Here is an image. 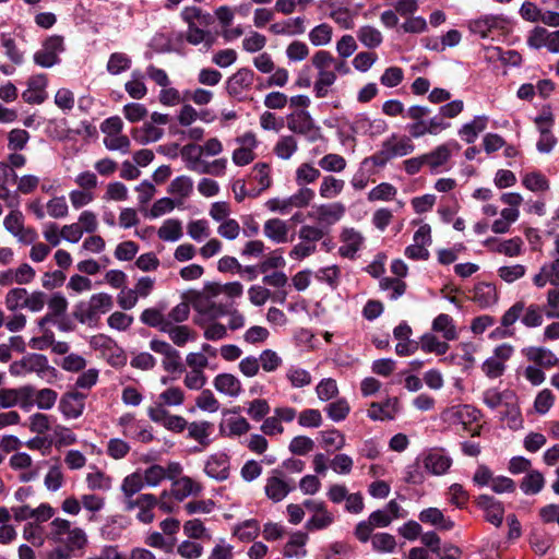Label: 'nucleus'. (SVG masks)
<instances>
[{
	"label": "nucleus",
	"mask_w": 559,
	"mask_h": 559,
	"mask_svg": "<svg viewBox=\"0 0 559 559\" xmlns=\"http://www.w3.org/2000/svg\"><path fill=\"white\" fill-rule=\"evenodd\" d=\"M186 167L200 175L224 176L227 169L228 160L225 157L216 158L212 162L203 159V154L199 145L186 144L180 151Z\"/></svg>",
	"instance_id": "1"
},
{
	"label": "nucleus",
	"mask_w": 559,
	"mask_h": 559,
	"mask_svg": "<svg viewBox=\"0 0 559 559\" xmlns=\"http://www.w3.org/2000/svg\"><path fill=\"white\" fill-rule=\"evenodd\" d=\"M519 319L526 328H538L543 324V310L536 304L526 306L523 300L513 304L502 316L501 325L509 328Z\"/></svg>",
	"instance_id": "2"
},
{
	"label": "nucleus",
	"mask_w": 559,
	"mask_h": 559,
	"mask_svg": "<svg viewBox=\"0 0 559 559\" xmlns=\"http://www.w3.org/2000/svg\"><path fill=\"white\" fill-rule=\"evenodd\" d=\"M325 236V229L317 225H302L298 230L299 242L296 243L289 251V258L296 261H301L318 250L317 243Z\"/></svg>",
	"instance_id": "3"
},
{
	"label": "nucleus",
	"mask_w": 559,
	"mask_h": 559,
	"mask_svg": "<svg viewBox=\"0 0 559 559\" xmlns=\"http://www.w3.org/2000/svg\"><path fill=\"white\" fill-rule=\"evenodd\" d=\"M112 305V297L109 294H94L87 302L78 305L74 317L83 324H92L98 320L100 314L108 312Z\"/></svg>",
	"instance_id": "4"
},
{
	"label": "nucleus",
	"mask_w": 559,
	"mask_h": 559,
	"mask_svg": "<svg viewBox=\"0 0 559 559\" xmlns=\"http://www.w3.org/2000/svg\"><path fill=\"white\" fill-rule=\"evenodd\" d=\"M193 306L198 312L207 316L211 320L228 316V329L231 331L242 329L246 324L245 316L237 309L226 310L221 304L202 299L197 300Z\"/></svg>",
	"instance_id": "5"
},
{
	"label": "nucleus",
	"mask_w": 559,
	"mask_h": 559,
	"mask_svg": "<svg viewBox=\"0 0 559 559\" xmlns=\"http://www.w3.org/2000/svg\"><path fill=\"white\" fill-rule=\"evenodd\" d=\"M302 506L311 516L307 520L305 528L309 532L323 531L329 528L335 521L333 512L328 509V506L322 500L307 499Z\"/></svg>",
	"instance_id": "6"
},
{
	"label": "nucleus",
	"mask_w": 559,
	"mask_h": 559,
	"mask_svg": "<svg viewBox=\"0 0 559 559\" xmlns=\"http://www.w3.org/2000/svg\"><path fill=\"white\" fill-rule=\"evenodd\" d=\"M123 504L128 512L138 509L136 520L150 524L155 519L154 509L158 504V498L153 493H141L133 499L123 500Z\"/></svg>",
	"instance_id": "7"
},
{
	"label": "nucleus",
	"mask_w": 559,
	"mask_h": 559,
	"mask_svg": "<svg viewBox=\"0 0 559 559\" xmlns=\"http://www.w3.org/2000/svg\"><path fill=\"white\" fill-rule=\"evenodd\" d=\"M235 142L238 144V147L231 154L233 163L240 167L251 164L257 157L254 153L259 144L257 135L248 131L237 136Z\"/></svg>",
	"instance_id": "8"
},
{
	"label": "nucleus",
	"mask_w": 559,
	"mask_h": 559,
	"mask_svg": "<svg viewBox=\"0 0 559 559\" xmlns=\"http://www.w3.org/2000/svg\"><path fill=\"white\" fill-rule=\"evenodd\" d=\"M414 151L415 145L409 136L392 134L382 143L379 156L382 160L386 162L392 158L409 155Z\"/></svg>",
	"instance_id": "9"
},
{
	"label": "nucleus",
	"mask_w": 559,
	"mask_h": 559,
	"mask_svg": "<svg viewBox=\"0 0 559 559\" xmlns=\"http://www.w3.org/2000/svg\"><path fill=\"white\" fill-rule=\"evenodd\" d=\"M182 472L183 467L179 462H168L166 466L152 464L143 471L142 475L146 486L157 487L163 480L178 477Z\"/></svg>",
	"instance_id": "10"
},
{
	"label": "nucleus",
	"mask_w": 559,
	"mask_h": 559,
	"mask_svg": "<svg viewBox=\"0 0 559 559\" xmlns=\"http://www.w3.org/2000/svg\"><path fill=\"white\" fill-rule=\"evenodd\" d=\"M63 49V37L59 35L50 36L44 41L41 48L35 52L34 62L43 68H51L59 62L58 55Z\"/></svg>",
	"instance_id": "11"
},
{
	"label": "nucleus",
	"mask_w": 559,
	"mask_h": 559,
	"mask_svg": "<svg viewBox=\"0 0 559 559\" xmlns=\"http://www.w3.org/2000/svg\"><path fill=\"white\" fill-rule=\"evenodd\" d=\"M49 369L48 359L40 354H28L10 365L12 376L21 377L27 373L43 374Z\"/></svg>",
	"instance_id": "12"
},
{
	"label": "nucleus",
	"mask_w": 559,
	"mask_h": 559,
	"mask_svg": "<svg viewBox=\"0 0 559 559\" xmlns=\"http://www.w3.org/2000/svg\"><path fill=\"white\" fill-rule=\"evenodd\" d=\"M526 43L533 49L546 48L551 53H559V29L549 32L535 26L527 35Z\"/></svg>",
	"instance_id": "13"
},
{
	"label": "nucleus",
	"mask_w": 559,
	"mask_h": 559,
	"mask_svg": "<svg viewBox=\"0 0 559 559\" xmlns=\"http://www.w3.org/2000/svg\"><path fill=\"white\" fill-rule=\"evenodd\" d=\"M346 212L342 202L324 203L314 206L313 212L308 213V217L316 219L321 227H330L340 222Z\"/></svg>",
	"instance_id": "14"
},
{
	"label": "nucleus",
	"mask_w": 559,
	"mask_h": 559,
	"mask_svg": "<svg viewBox=\"0 0 559 559\" xmlns=\"http://www.w3.org/2000/svg\"><path fill=\"white\" fill-rule=\"evenodd\" d=\"M169 480L171 481L169 495L178 501H182L190 496H199L203 490L201 483L192 477L182 476V474ZM166 496H168V492L163 491L160 498L163 499Z\"/></svg>",
	"instance_id": "15"
},
{
	"label": "nucleus",
	"mask_w": 559,
	"mask_h": 559,
	"mask_svg": "<svg viewBox=\"0 0 559 559\" xmlns=\"http://www.w3.org/2000/svg\"><path fill=\"white\" fill-rule=\"evenodd\" d=\"M508 24L503 15L486 14L471 20L467 27L471 33L487 38L493 31H503Z\"/></svg>",
	"instance_id": "16"
},
{
	"label": "nucleus",
	"mask_w": 559,
	"mask_h": 559,
	"mask_svg": "<svg viewBox=\"0 0 559 559\" xmlns=\"http://www.w3.org/2000/svg\"><path fill=\"white\" fill-rule=\"evenodd\" d=\"M34 388L31 385L21 386L19 389L0 390V406L10 408L20 405L24 409L33 406Z\"/></svg>",
	"instance_id": "17"
},
{
	"label": "nucleus",
	"mask_w": 559,
	"mask_h": 559,
	"mask_svg": "<svg viewBox=\"0 0 559 559\" xmlns=\"http://www.w3.org/2000/svg\"><path fill=\"white\" fill-rule=\"evenodd\" d=\"M253 82L254 72L248 68H241L228 78L226 82L227 93L237 99H242L246 93L250 91Z\"/></svg>",
	"instance_id": "18"
},
{
	"label": "nucleus",
	"mask_w": 559,
	"mask_h": 559,
	"mask_svg": "<svg viewBox=\"0 0 559 559\" xmlns=\"http://www.w3.org/2000/svg\"><path fill=\"white\" fill-rule=\"evenodd\" d=\"M340 241L338 254L343 258L354 259L364 247L365 237L354 227H344L340 233Z\"/></svg>",
	"instance_id": "19"
},
{
	"label": "nucleus",
	"mask_w": 559,
	"mask_h": 559,
	"mask_svg": "<svg viewBox=\"0 0 559 559\" xmlns=\"http://www.w3.org/2000/svg\"><path fill=\"white\" fill-rule=\"evenodd\" d=\"M147 416L152 421L177 433L182 432L188 426V421L182 416L170 414L167 409H163L162 407H148Z\"/></svg>",
	"instance_id": "20"
},
{
	"label": "nucleus",
	"mask_w": 559,
	"mask_h": 559,
	"mask_svg": "<svg viewBox=\"0 0 559 559\" xmlns=\"http://www.w3.org/2000/svg\"><path fill=\"white\" fill-rule=\"evenodd\" d=\"M48 79L46 74H36L28 79L27 88L22 93V98L27 104L39 105L47 98Z\"/></svg>",
	"instance_id": "21"
},
{
	"label": "nucleus",
	"mask_w": 559,
	"mask_h": 559,
	"mask_svg": "<svg viewBox=\"0 0 559 559\" xmlns=\"http://www.w3.org/2000/svg\"><path fill=\"white\" fill-rule=\"evenodd\" d=\"M292 488L284 479L282 473L276 469L272 471L271 476H269L265 480V496L274 503H277L284 500Z\"/></svg>",
	"instance_id": "22"
},
{
	"label": "nucleus",
	"mask_w": 559,
	"mask_h": 559,
	"mask_svg": "<svg viewBox=\"0 0 559 559\" xmlns=\"http://www.w3.org/2000/svg\"><path fill=\"white\" fill-rule=\"evenodd\" d=\"M424 468L435 476L444 475L452 465V459L442 450L432 449L423 457Z\"/></svg>",
	"instance_id": "23"
},
{
	"label": "nucleus",
	"mask_w": 559,
	"mask_h": 559,
	"mask_svg": "<svg viewBox=\"0 0 559 559\" xmlns=\"http://www.w3.org/2000/svg\"><path fill=\"white\" fill-rule=\"evenodd\" d=\"M479 411L471 405H455L447 408L442 413V419L452 425L462 424L464 426L477 421L479 418Z\"/></svg>",
	"instance_id": "24"
},
{
	"label": "nucleus",
	"mask_w": 559,
	"mask_h": 559,
	"mask_svg": "<svg viewBox=\"0 0 559 559\" xmlns=\"http://www.w3.org/2000/svg\"><path fill=\"white\" fill-rule=\"evenodd\" d=\"M452 146H457L456 143H444L436 146L432 151L423 154L426 166L430 171L437 174L443 168L452 157Z\"/></svg>",
	"instance_id": "25"
},
{
	"label": "nucleus",
	"mask_w": 559,
	"mask_h": 559,
	"mask_svg": "<svg viewBox=\"0 0 559 559\" xmlns=\"http://www.w3.org/2000/svg\"><path fill=\"white\" fill-rule=\"evenodd\" d=\"M229 457L223 452L211 454L204 465V473L215 480L222 481L229 476Z\"/></svg>",
	"instance_id": "26"
},
{
	"label": "nucleus",
	"mask_w": 559,
	"mask_h": 559,
	"mask_svg": "<svg viewBox=\"0 0 559 559\" xmlns=\"http://www.w3.org/2000/svg\"><path fill=\"white\" fill-rule=\"evenodd\" d=\"M85 395L80 392H69L62 395L59 402V411L67 419L79 418L85 408Z\"/></svg>",
	"instance_id": "27"
},
{
	"label": "nucleus",
	"mask_w": 559,
	"mask_h": 559,
	"mask_svg": "<svg viewBox=\"0 0 559 559\" xmlns=\"http://www.w3.org/2000/svg\"><path fill=\"white\" fill-rule=\"evenodd\" d=\"M286 119L287 128L293 133L308 135L312 131L319 130L308 110H295Z\"/></svg>",
	"instance_id": "28"
},
{
	"label": "nucleus",
	"mask_w": 559,
	"mask_h": 559,
	"mask_svg": "<svg viewBox=\"0 0 559 559\" xmlns=\"http://www.w3.org/2000/svg\"><path fill=\"white\" fill-rule=\"evenodd\" d=\"M305 16H295L270 25L269 31L276 36H299L306 33Z\"/></svg>",
	"instance_id": "29"
},
{
	"label": "nucleus",
	"mask_w": 559,
	"mask_h": 559,
	"mask_svg": "<svg viewBox=\"0 0 559 559\" xmlns=\"http://www.w3.org/2000/svg\"><path fill=\"white\" fill-rule=\"evenodd\" d=\"M264 236L275 243L289 241V225L281 218H270L263 225Z\"/></svg>",
	"instance_id": "30"
},
{
	"label": "nucleus",
	"mask_w": 559,
	"mask_h": 559,
	"mask_svg": "<svg viewBox=\"0 0 559 559\" xmlns=\"http://www.w3.org/2000/svg\"><path fill=\"white\" fill-rule=\"evenodd\" d=\"M216 391L229 397H237L242 392L240 380L231 373H219L213 379Z\"/></svg>",
	"instance_id": "31"
},
{
	"label": "nucleus",
	"mask_w": 559,
	"mask_h": 559,
	"mask_svg": "<svg viewBox=\"0 0 559 559\" xmlns=\"http://www.w3.org/2000/svg\"><path fill=\"white\" fill-rule=\"evenodd\" d=\"M478 506L484 510L485 518L495 526H500L503 520V506L493 497L481 495L477 499Z\"/></svg>",
	"instance_id": "32"
},
{
	"label": "nucleus",
	"mask_w": 559,
	"mask_h": 559,
	"mask_svg": "<svg viewBox=\"0 0 559 559\" xmlns=\"http://www.w3.org/2000/svg\"><path fill=\"white\" fill-rule=\"evenodd\" d=\"M399 412V400L389 397L383 403H371L368 409V417L372 420H391Z\"/></svg>",
	"instance_id": "33"
},
{
	"label": "nucleus",
	"mask_w": 559,
	"mask_h": 559,
	"mask_svg": "<svg viewBox=\"0 0 559 559\" xmlns=\"http://www.w3.org/2000/svg\"><path fill=\"white\" fill-rule=\"evenodd\" d=\"M533 283L538 288L545 287L548 283L559 286V258L543 264L539 272L534 275Z\"/></svg>",
	"instance_id": "34"
},
{
	"label": "nucleus",
	"mask_w": 559,
	"mask_h": 559,
	"mask_svg": "<svg viewBox=\"0 0 559 559\" xmlns=\"http://www.w3.org/2000/svg\"><path fill=\"white\" fill-rule=\"evenodd\" d=\"M431 331L435 334H440L443 340L449 342L459 337L454 320L447 313H440L432 320Z\"/></svg>",
	"instance_id": "35"
},
{
	"label": "nucleus",
	"mask_w": 559,
	"mask_h": 559,
	"mask_svg": "<svg viewBox=\"0 0 559 559\" xmlns=\"http://www.w3.org/2000/svg\"><path fill=\"white\" fill-rule=\"evenodd\" d=\"M163 333H166L170 341L179 347H183L188 342L197 340V332L188 325L170 324L164 328Z\"/></svg>",
	"instance_id": "36"
},
{
	"label": "nucleus",
	"mask_w": 559,
	"mask_h": 559,
	"mask_svg": "<svg viewBox=\"0 0 559 559\" xmlns=\"http://www.w3.org/2000/svg\"><path fill=\"white\" fill-rule=\"evenodd\" d=\"M186 401L185 391L180 386L171 385L160 392L152 407H179Z\"/></svg>",
	"instance_id": "37"
},
{
	"label": "nucleus",
	"mask_w": 559,
	"mask_h": 559,
	"mask_svg": "<svg viewBox=\"0 0 559 559\" xmlns=\"http://www.w3.org/2000/svg\"><path fill=\"white\" fill-rule=\"evenodd\" d=\"M418 518L423 523L442 531H450L454 526V522L438 508H427L419 513Z\"/></svg>",
	"instance_id": "38"
},
{
	"label": "nucleus",
	"mask_w": 559,
	"mask_h": 559,
	"mask_svg": "<svg viewBox=\"0 0 559 559\" xmlns=\"http://www.w3.org/2000/svg\"><path fill=\"white\" fill-rule=\"evenodd\" d=\"M489 118L485 115L476 116L467 123H464L460 130L459 135L467 144H472L476 141L479 133H481L488 124Z\"/></svg>",
	"instance_id": "39"
},
{
	"label": "nucleus",
	"mask_w": 559,
	"mask_h": 559,
	"mask_svg": "<svg viewBox=\"0 0 559 559\" xmlns=\"http://www.w3.org/2000/svg\"><path fill=\"white\" fill-rule=\"evenodd\" d=\"M63 548L71 554L75 551L83 552L88 545V536L86 532L79 526H72L67 537L62 539Z\"/></svg>",
	"instance_id": "40"
},
{
	"label": "nucleus",
	"mask_w": 559,
	"mask_h": 559,
	"mask_svg": "<svg viewBox=\"0 0 559 559\" xmlns=\"http://www.w3.org/2000/svg\"><path fill=\"white\" fill-rule=\"evenodd\" d=\"M386 123L382 119L371 120L367 115H359L354 123L353 130L358 133H369L370 135L381 134L386 130Z\"/></svg>",
	"instance_id": "41"
},
{
	"label": "nucleus",
	"mask_w": 559,
	"mask_h": 559,
	"mask_svg": "<svg viewBox=\"0 0 559 559\" xmlns=\"http://www.w3.org/2000/svg\"><path fill=\"white\" fill-rule=\"evenodd\" d=\"M345 188V181L332 175L322 177L319 186V195L322 199L331 200L338 197Z\"/></svg>",
	"instance_id": "42"
},
{
	"label": "nucleus",
	"mask_w": 559,
	"mask_h": 559,
	"mask_svg": "<svg viewBox=\"0 0 559 559\" xmlns=\"http://www.w3.org/2000/svg\"><path fill=\"white\" fill-rule=\"evenodd\" d=\"M145 481L141 472L136 471L134 473L126 476L121 483L120 490L123 495V500L133 499L136 493H139L144 487Z\"/></svg>",
	"instance_id": "43"
},
{
	"label": "nucleus",
	"mask_w": 559,
	"mask_h": 559,
	"mask_svg": "<svg viewBox=\"0 0 559 559\" xmlns=\"http://www.w3.org/2000/svg\"><path fill=\"white\" fill-rule=\"evenodd\" d=\"M356 35L361 45L368 49H376L383 43L381 31L372 25L360 26Z\"/></svg>",
	"instance_id": "44"
},
{
	"label": "nucleus",
	"mask_w": 559,
	"mask_h": 559,
	"mask_svg": "<svg viewBox=\"0 0 559 559\" xmlns=\"http://www.w3.org/2000/svg\"><path fill=\"white\" fill-rule=\"evenodd\" d=\"M473 300L481 308L495 305L498 300L496 287L488 283H479L474 288Z\"/></svg>",
	"instance_id": "45"
},
{
	"label": "nucleus",
	"mask_w": 559,
	"mask_h": 559,
	"mask_svg": "<svg viewBox=\"0 0 559 559\" xmlns=\"http://www.w3.org/2000/svg\"><path fill=\"white\" fill-rule=\"evenodd\" d=\"M524 241L521 237H513L496 242L490 250L509 258H515L522 254Z\"/></svg>",
	"instance_id": "46"
},
{
	"label": "nucleus",
	"mask_w": 559,
	"mask_h": 559,
	"mask_svg": "<svg viewBox=\"0 0 559 559\" xmlns=\"http://www.w3.org/2000/svg\"><path fill=\"white\" fill-rule=\"evenodd\" d=\"M181 17L188 24V27L209 26L212 23V15L194 5L183 8Z\"/></svg>",
	"instance_id": "47"
},
{
	"label": "nucleus",
	"mask_w": 559,
	"mask_h": 559,
	"mask_svg": "<svg viewBox=\"0 0 559 559\" xmlns=\"http://www.w3.org/2000/svg\"><path fill=\"white\" fill-rule=\"evenodd\" d=\"M157 236L163 241H178L182 237L181 222L177 218H168L164 221L157 230Z\"/></svg>",
	"instance_id": "48"
},
{
	"label": "nucleus",
	"mask_w": 559,
	"mask_h": 559,
	"mask_svg": "<svg viewBox=\"0 0 559 559\" xmlns=\"http://www.w3.org/2000/svg\"><path fill=\"white\" fill-rule=\"evenodd\" d=\"M544 486L545 477L539 471L536 469L527 472L520 484L521 490L528 496L537 495L542 491Z\"/></svg>",
	"instance_id": "49"
},
{
	"label": "nucleus",
	"mask_w": 559,
	"mask_h": 559,
	"mask_svg": "<svg viewBox=\"0 0 559 559\" xmlns=\"http://www.w3.org/2000/svg\"><path fill=\"white\" fill-rule=\"evenodd\" d=\"M298 151V142L293 135H282L273 147L274 154L282 160L290 159Z\"/></svg>",
	"instance_id": "50"
},
{
	"label": "nucleus",
	"mask_w": 559,
	"mask_h": 559,
	"mask_svg": "<svg viewBox=\"0 0 559 559\" xmlns=\"http://www.w3.org/2000/svg\"><path fill=\"white\" fill-rule=\"evenodd\" d=\"M308 38L314 47L328 46L333 38V27L329 23L318 24L310 29Z\"/></svg>",
	"instance_id": "51"
},
{
	"label": "nucleus",
	"mask_w": 559,
	"mask_h": 559,
	"mask_svg": "<svg viewBox=\"0 0 559 559\" xmlns=\"http://www.w3.org/2000/svg\"><path fill=\"white\" fill-rule=\"evenodd\" d=\"M285 378L293 389H302L312 382L311 373L299 366H289L286 369Z\"/></svg>",
	"instance_id": "52"
},
{
	"label": "nucleus",
	"mask_w": 559,
	"mask_h": 559,
	"mask_svg": "<svg viewBox=\"0 0 559 559\" xmlns=\"http://www.w3.org/2000/svg\"><path fill=\"white\" fill-rule=\"evenodd\" d=\"M124 90L133 99L144 98L147 94V87L144 83V74L139 70H134L131 73L130 80L126 82Z\"/></svg>",
	"instance_id": "53"
},
{
	"label": "nucleus",
	"mask_w": 559,
	"mask_h": 559,
	"mask_svg": "<svg viewBox=\"0 0 559 559\" xmlns=\"http://www.w3.org/2000/svg\"><path fill=\"white\" fill-rule=\"evenodd\" d=\"M526 356L540 367L550 368L559 365V358H557L550 349L544 347H531Z\"/></svg>",
	"instance_id": "54"
},
{
	"label": "nucleus",
	"mask_w": 559,
	"mask_h": 559,
	"mask_svg": "<svg viewBox=\"0 0 559 559\" xmlns=\"http://www.w3.org/2000/svg\"><path fill=\"white\" fill-rule=\"evenodd\" d=\"M320 176V169L311 163H301L295 170V181L299 187L316 182Z\"/></svg>",
	"instance_id": "55"
},
{
	"label": "nucleus",
	"mask_w": 559,
	"mask_h": 559,
	"mask_svg": "<svg viewBox=\"0 0 559 559\" xmlns=\"http://www.w3.org/2000/svg\"><path fill=\"white\" fill-rule=\"evenodd\" d=\"M449 341H440L435 333H425L420 338V348L425 353H433L436 355H444L450 345Z\"/></svg>",
	"instance_id": "56"
},
{
	"label": "nucleus",
	"mask_w": 559,
	"mask_h": 559,
	"mask_svg": "<svg viewBox=\"0 0 559 559\" xmlns=\"http://www.w3.org/2000/svg\"><path fill=\"white\" fill-rule=\"evenodd\" d=\"M336 79L337 75L332 69L319 72L313 84L316 97L324 98L329 94V87L336 82Z\"/></svg>",
	"instance_id": "57"
},
{
	"label": "nucleus",
	"mask_w": 559,
	"mask_h": 559,
	"mask_svg": "<svg viewBox=\"0 0 559 559\" xmlns=\"http://www.w3.org/2000/svg\"><path fill=\"white\" fill-rule=\"evenodd\" d=\"M504 411L501 412L500 419L507 421V425L511 429H518L522 425L521 412L516 403V397L513 394V400H509L504 404Z\"/></svg>",
	"instance_id": "58"
},
{
	"label": "nucleus",
	"mask_w": 559,
	"mask_h": 559,
	"mask_svg": "<svg viewBox=\"0 0 559 559\" xmlns=\"http://www.w3.org/2000/svg\"><path fill=\"white\" fill-rule=\"evenodd\" d=\"M513 392L506 390L499 391L497 389H488L483 393V402L491 409H496L504 404L509 400H513Z\"/></svg>",
	"instance_id": "59"
},
{
	"label": "nucleus",
	"mask_w": 559,
	"mask_h": 559,
	"mask_svg": "<svg viewBox=\"0 0 559 559\" xmlns=\"http://www.w3.org/2000/svg\"><path fill=\"white\" fill-rule=\"evenodd\" d=\"M260 524L257 520L250 519L238 524L234 528V535L241 542H251L258 537Z\"/></svg>",
	"instance_id": "60"
},
{
	"label": "nucleus",
	"mask_w": 559,
	"mask_h": 559,
	"mask_svg": "<svg viewBox=\"0 0 559 559\" xmlns=\"http://www.w3.org/2000/svg\"><path fill=\"white\" fill-rule=\"evenodd\" d=\"M140 320L143 324L158 329L160 332H163L164 328L169 323L166 320V316L164 314L163 310L157 308L144 309L140 316Z\"/></svg>",
	"instance_id": "61"
},
{
	"label": "nucleus",
	"mask_w": 559,
	"mask_h": 559,
	"mask_svg": "<svg viewBox=\"0 0 559 559\" xmlns=\"http://www.w3.org/2000/svg\"><path fill=\"white\" fill-rule=\"evenodd\" d=\"M85 481L91 490L108 491L112 485L111 477L97 468L86 474Z\"/></svg>",
	"instance_id": "62"
},
{
	"label": "nucleus",
	"mask_w": 559,
	"mask_h": 559,
	"mask_svg": "<svg viewBox=\"0 0 559 559\" xmlns=\"http://www.w3.org/2000/svg\"><path fill=\"white\" fill-rule=\"evenodd\" d=\"M129 198V189L121 181H110L106 185L103 200L106 202H124Z\"/></svg>",
	"instance_id": "63"
},
{
	"label": "nucleus",
	"mask_w": 559,
	"mask_h": 559,
	"mask_svg": "<svg viewBox=\"0 0 559 559\" xmlns=\"http://www.w3.org/2000/svg\"><path fill=\"white\" fill-rule=\"evenodd\" d=\"M329 17L344 29H352L354 27V14L346 7L331 4Z\"/></svg>",
	"instance_id": "64"
}]
</instances>
